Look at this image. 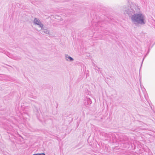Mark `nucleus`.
<instances>
[{"label":"nucleus","mask_w":155,"mask_h":155,"mask_svg":"<svg viewBox=\"0 0 155 155\" xmlns=\"http://www.w3.org/2000/svg\"><path fill=\"white\" fill-rule=\"evenodd\" d=\"M33 23L35 25H39L41 29L43 28V25L39 19L35 18L34 20Z\"/></svg>","instance_id":"nucleus-3"},{"label":"nucleus","mask_w":155,"mask_h":155,"mask_svg":"<svg viewBox=\"0 0 155 155\" xmlns=\"http://www.w3.org/2000/svg\"><path fill=\"white\" fill-rule=\"evenodd\" d=\"M42 30L41 31L42 34H43V33H45L47 34H49V31L48 30L47 28H43V29H41Z\"/></svg>","instance_id":"nucleus-5"},{"label":"nucleus","mask_w":155,"mask_h":155,"mask_svg":"<svg viewBox=\"0 0 155 155\" xmlns=\"http://www.w3.org/2000/svg\"><path fill=\"white\" fill-rule=\"evenodd\" d=\"M65 59L66 60L68 61V60L69 59L70 61H74V59L72 58L68 55V54H66L65 55Z\"/></svg>","instance_id":"nucleus-6"},{"label":"nucleus","mask_w":155,"mask_h":155,"mask_svg":"<svg viewBox=\"0 0 155 155\" xmlns=\"http://www.w3.org/2000/svg\"><path fill=\"white\" fill-rule=\"evenodd\" d=\"M134 5L132 4L131 5H124L123 7L124 13L128 15L129 16H132L135 13V11L134 9Z\"/></svg>","instance_id":"nucleus-2"},{"label":"nucleus","mask_w":155,"mask_h":155,"mask_svg":"<svg viewBox=\"0 0 155 155\" xmlns=\"http://www.w3.org/2000/svg\"><path fill=\"white\" fill-rule=\"evenodd\" d=\"M143 61H142V63H143Z\"/></svg>","instance_id":"nucleus-9"},{"label":"nucleus","mask_w":155,"mask_h":155,"mask_svg":"<svg viewBox=\"0 0 155 155\" xmlns=\"http://www.w3.org/2000/svg\"><path fill=\"white\" fill-rule=\"evenodd\" d=\"M98 69H100V68H98Z\"/></svg>","instance_id":"nucleus-10"},{"label":"nucleus","mask_w":155,"mask_h":155,"mask_svg":"<svg viewBox=\"0 0 155 155\" xmlns=\"http://www.w3.org/2000/svg\"><path fill=\"white\" fill-rule=\"evenodd\" d=\"M145 16L142 13H135L131 17V20L132 22L134 23L140 25H143L145 24L144 18Z\"/></svg>","instance_id":"nucleus-1"},{"label":"nucleus","mask_w":155,"mask_h":155,"mask_svg":"<svg viewBox=\"0 0 155 155\" xmlns=\"http://www.w3.org/2000/svg\"><path fill=\"white\" fill-rule=\"evenodd\" d=\"M36 155H45V154L44 153H36Z\"/></svg>","instance_id":"nucleus-7"},{"label":"nucleus","mask_w":155,"mask_h":155,"mask_svg":"<svg viewBox=\"0 0 155 155\" xmlns=\"http://www.w3.org/2000/svg\"><path fill=\"white\" fill-rule=\"evenodd\" d=\"M85 103L86 104L89 105L92 104V102L90 98H87L85 99Z\"/></svg>","instance_id":"nucleus-4"},{"label":"nucleus","mask_w":155,"mask_h":155,"mask_svg":"<svg viewBox=\"0 0 155 155\" xmlns=\"http://www.w3.org/2000/svg\"><path fill=\"white\" fill-rule=\"evenodd\" d=\"M14 59L16 60H20V58H14Z\"/></svg>","instance_id":"nucleus-8"}]
</instances>
